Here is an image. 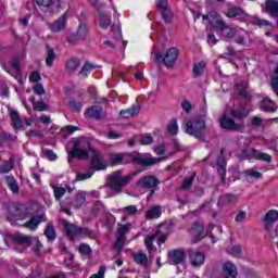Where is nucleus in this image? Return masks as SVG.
Returning <instances> with one entry per match:
<instances>
[{"instance_id": "obj_1", "label": "nucleus", "mask_w": 278, "mask_h": 278, "mask_svg": "<svg viewBox=\"0 0 278 278\" xmlns=\"http://www.w3.org/2000/svg\"><path fill=\"white\" fill-rule=\"evenodd\" d=\"M162 157H151V154H148L147 157H143L140 154H125L117 153L111 159V166H118V164H127L132 162V164H138L139 166H155L162 162Z\"/></svg>"}, {"instance_id": "obj_2", "label": "nucleus", "mask_w": 278, "mask_h": 278, "mask_svg": "<svg viewBox=\"0 0 278 278\" xmlns=\"http://www.w3.org/2000/svg\"><path fill=\"white\" fill-rule=\"evenodd\" d=\"M173 228V222H165L159 225L155 233L148 235L144 239L146 249H148L149 253H155L157 248L153 245V242L157 240L159 247H162L164 242L168 240V236H170V229Z\"/></svg>"}, {"instance_id": "obj_3", "label": "nucleus", "mask_w": 278, "mask_h": 278, "mask_svg": "<svg viewBox=\"0 0 278 278\" xmlns=\"http://www.w3.org/2000/svg\"><path fill=\"white\" fill-rule=\"evenodd\" d=\"M132 179L131 175H123V169H117L108 176L106 188H110L115 194H121Z\"/></svg>"}, {"instance_id": "obj_4", "label": "nucleus", "mask_w": 278, "mask_h": 278, "mask_svg": "<svg viewBox=\"0 0 278 278\" xmlns=\"http://www.w3.org/2000/svg\"><path fill=\"white\" fill-rule=\"evenodd\" d=\"M206 118L207 115H203L193 121H185V132H187L188 136L197 138L200 142H205V129H207V125L205 124Z\"/></svg>"}, {"instance_id": "obj_5", "label": "nucleus", "mask_w": 278, "mask_h": 278, "mask_svg": "<svg viewBox=\"0 0 278 278\" xmlns=\"http://www.w3.org/2000/svg\"><path fill=\"white\" fill-rule=\"evenodd\" d=\"M88 147L90 143L86 139H75L72 150L67 152L68 164H72L74 160H88L90 157Z\"/></svg>"}, {"instance_id": "obj_6", "label": "nucleus", "mask_w": 278, "mask_h": 278, "mask_svg": "<svg viewBox=\"0 0 278 278\" xmlns=\"http://www.w3.org/2000/svg\"><path fill=\"white\" fill-rule=\"evenodd\" d=\"M239 160H261L270 164L273 156L256 149H244L238 154Z\"/></svg>"}, {"instance_id": "obj_7", "label": "nucleus", "mask_w": 278, "mask_h": 278, "mask_svg": "<svg viewBox=\"0 0 278 278\" xmlns=\"http://www.w3.org/2000/svg\"><path fill=\"white\" fill-rule=\"evenodd\" d=\"M156 62H163L167 68L175 66V62L179 58V50L177 48H170L166 51L165 55L162 52H156Z\"/></svg>"}, {"instance_id": "obj_8", "label": "nucleus", "mask_w": 278, "mask_h": 278, "mask_svg": "<svg viewBox=\"0 0 278 278\" xmlns=\"http://www.w3.org/2000/svg\"><path fill=\"white\" fill-rule=\"evenodd\" d=\"M189 235L193 243L201 242L203 238H207V235L205 233V226L199 222L191 225Z\"/></svg>"}, {"instance_id": "obj_9", "label": "nucleus", "mask_w": 278, "mask_h": 278, "mask_svg": "<svg viewBox=\"0 0 278 278\" xmlns=\"http://www.w3.org/2000/svg\"><path fill=\"white\" fill-rule=\"evenodd\" d=\"M129 231H131V224H126L117 229V238H116V242L114 244V249L118 253H121V251H123V247H125V242L127 240L125 238V236H127V233H129Z\"/></svg>"}, {"instance_id": "obj_10", "label": "nucleus", "mask_w": 278, "mask_h": 278, "mask_svg": "<svg viewBox=\"0 0 278 278\" xmlns=\"http://www.w3.org/2000/svg\"><path fill=\"white\" fill-rule=\"evenodd\" d=\"M23 204L11 202L7 205V218L8 220H20L23 216Z\"/></svg>"}, {"instance_id": "obj_11", "label": "nucleus", "mask_w": 278, "mask_h": 278, "mask_svg": "<svg viewBox=\"0 0 278 278\" xmlns=\"http://www.w3.org/2000/svg\"><path fill=\"white\" fill-rule=\"evenodd\" d=\"M159 184L160 179L153 175L143 176L137 181L138 188H142L143 190H153L157 188Z\"/></svg>"}, {"instance_id": "obj_12", "label": "nucleus", "mask_w": 278, "mask_h": 278, "mask_svg": "<svg viewBox=\"0 0 278 278\" xmlns=\"http://www.w3.org/2000/svg\"><path fill=\"white\" fill-rule=\"evenodd\" d=\"M189 262L194 268L203 266L205 264V253L202 251L188 250Z\"/></svg>"}, {"instance_id": "obj_13", "label": "nucleus", "mask_w": 278, "mask_h": 278, "mask_svg": "<svg viewBox=\"0 0 278 278\" xmlns=\"http://www.w3.org/2000/svg\"><path fill=\"white\" fill-rule=\"evenodd\" d=\"M68 18V12L62 14L56 21L49 25V29L53 34H60V31H64L66 29V21Z\"/></svg>"}, {"instance_id": "obj_14", "label": "nucleus", "mask_w": 278, "mask_h": 278, "mask_svg": "<svg viewBox=\"0 0 278 278\" xmlns=\"http://www.w3.org/2000/svg\"><path fill=\"white\" fill-rule=\"evenodd\" d=\"M90 163L93 168L92 170H105V168H108V165L103 160V155H101V153L98 151L92 152Z\"/></svg>"}, {"instance_id": "obj_15", "label": "nucleus", "mask_w": 278, "mask_h": 278, "mask_svg": "<svg viewBox=\"0 0 278 278\" xmlns=\"http://www.w3.org/2000/svg\"><path fill=\"white\" fill-rule=\"evenodd\" d=\"M156 5L161 11L164 22L170 23L173 21V11L168 8V2L166 0H156Z\"/></svg>"}, {"instance_id": "obj_16", "label": "nucleus", "mask_w": 278, "mask_h": 278, "mask_svg": "<svg viewBox=\"0 0 278 278\" xmlns=\"http://www.w3.org/2000/svg\"><path fill=\"white\" fill-rule=\"evenodd\" d=\"M219 125L222 129H227L228 131H238L239 129H242V125L236 124V122L232 118L227 117L226 114L220 117Z\"/></svg>"}, {"instance_id": "obj_17", "label": "nucleus", "mask_w": 278, "mask_h": 278, "mask_svg": "<svg viewBox=\"0 0 278 278\" xmlns=\"http://www.w3.org/2000/svg\"><path fill=\"white\" fill-rule=\"evenodd\" d=\"M202 18L203 21H208L210 25H212L214 29H218L225 23L223 17H220L216 11L202 15Z\"/></svg>"}, {"instance_id": "obj_18", "label": "nucleus", "mask_w": 278, "mask_h": 278, "mask_svg": "<svg viewBox=\"0 0 278 278\" xmlns=\"http://www.w3.org/2000/svg\"><path fill=\"white\" fill-rule=\"evenodd\" d=\"M65 201H67L71 205V207H74V210H79L86 205V192L78 191L75 194V198L73 201L71 199L66 198Z\"/></svg>"}, {"instance_id": "obj_19", "label": "nucleus", "mask_w": 278, "mask_h": 278, "mask_svg": "<svg viewBox=\"0 0 278 278\" xmlns=\"http://www.w3.org/2000/svg\"><path fill=\"white\" fill-rule=\"evenodd\" d=\"M88 118H96V121H103L106 113L103 111V108L100 105H93L87 109L86 111Z\"/></svg>"}, {"instance_id": "obj_20", "label": "nucleus", "mask_w": 278, "mask_h": 278, "mask_svg": "<svg viewBox=\"0 0 278 278\" xmlns=\"http://www.w3.org/2000/svg\"><path fill=\"white\" fill-rule=\"evenodd\" d=\"M278 105L270 98H263L260 102V110L268 114L277 112Z\"/></svg>"}, {"instance_id": "obj_21", "label": "nucleus", "mask_w": 278, "mask_h": 278, "mask_svg": "<svg viewBox=\"0 0 278 278\" xmlns=\"http://www.w3.org/2000/svg\"><path fill=\"white\" fill-rule=\"evenodd\" d=\"M79 66H81V60L77 56H72L65 62V71L67 75H74L79 71Z\"/></svg>"}, {"instance_id": "obj_22", "label": "nucleus", "mask_w": 278, "mask_h": 278, "mask_svg": "<svg viewBox=\"0 0 278 278\" xmlns=\"http://www.w3.org/2000/svg\"><path fill=\"white\" fill-rule=\"evenodd\" d=\"M168 257H169L170 264H174V266H177L186 262V252H184V250H173L168 252Z\"/></svg>"}, {"instance_id": "obj_23", "label": "nucleus", "mask_w": 278, "mask_h": 278, "mask_svg": "<svg viewBox=\"0 0 278 278\" xmlns=\"http://www.w3.org/2000/svg\"><path fill=\"white\" fill-rule=\"evenodd\" d=\"M225 164H227V162L225 161V148H222L219 155L217 157V166H218V174L220 175V180H222L223 186H225V184H227L225 181V175L227 173V169H225Z\"/></svg>"}, {"instance_id": "obj_24", "label": "nucleus", "mask_w": 278, "mask_h": 278, "mask_svg": "<svg viewBox=\"0 0 278 278\" xmlns=\"http://www.w3.org/2000/svg\"><path fill=\"white\" fill-rule=\"evenodd\" d=\"M9 114L11 117V125L13 129H23L25 123L21 118V115L18 114V112L14 109H10Z\"/></svg>"}, {"instance_id": "obj_25", "label": "nucleus", "mask_w": 278, "mask_h": 278, "mask_svg": "<svg viewBox=\"0 0 278 278\" xmlns=\"http://www.w3.org/2000/svg\"><path fill=\"white\" fill-rule=\"evenodd\" d=\"M217 29L220 30L223 40H231V38L236 36V28H231V26L225 24V22Z\"/></svg>"}, {"instance_id": "obj_26", "label": "nucleus", "mask_w": 278, "mask_h": 278, "mask_svg": "<svg viewBox=\"0 0 278 278\" xmlns=\"http://www.w3.org/2000/svg\"><path fill=\"white\" fill-rule=\"evenodd\" d=\"M45 220V216L42 215H35L28 222H26L23 227L30 229V231H36L38 226Z\"/></svg>"}, {"instance_id": "obj_27", "label": "nucleus", "mask_w": 278, "mask_h": 278, "mask_svg": "<svg viewBox=\"0 0 278 278\" xmlns=\"http://www.w3.org/2000/svg\"><path fill=\"white\" fill-rule=\"evenodd\" d=\"M265 12L273 16L274 18L278 17V1L277 0H267L265 3Z\"/></svg>"}, {"instance_id": "obj_28", "label": "nucleus", "mask_w": 278, "mask_h": 278, "mask_svg": "<svg viewBox=\"0 0 278 278\" xmlns=\"http://www.w3.org/2000/svg\"><path fill=\"white\" fill-rule=\"evenodd\" d=\"M64 229H65L66 236L70 240H75V238H77L78 231H79V226H76L75 224L65 222Z\"/></svg>"}, {"instance_id": "obj_29", "label": "nucleus", "mask_w": 278, "mask_h": 278, "mask_svg": "<svg viewBox=\"0 0 278 278\" xmlns=\"http://www.w3.org/2000/svg\"><path fill=\"white\" fill-rule=\"evenodd\" d=\"M140 114V105H132L130 109L119 111L122 118H134Z\"/></svg>"}, {"instance_id": "obj_30", "label": "nucleus", "mask_w": 278, "mask_h": 278, "mask_svg": "<svg viewBox=\"0 0 278 278\" xmlns=\"http://www.w3.org/2000/svg\"><path fill=\"white\" fill-rule=\"evenodd\" d=\"M99 25L102 29H108L112 25V15L110 13L99 12Z\"/></svg>"}, {"instance_id": "obj_31", "label": "nucleus", "mask_w": 278, "mask_h": 278, "mask_svg": "<svg viewBox=\"0 0 278 278\" xmlns=\"http://www.w3.org/2000/svg\"><path fill=\"white\" fill-rule=\"evenodd\" d=\"M219 203H224L225 205H236V203H238V195L225 193L219 197Z\"/></svg>"}, {"instance_id": "obj_32", "label": "nucleus", "mask_w": 278, "mask_h": 278, "mask_svg": "<svg viewBox=\"0 0 278 278\" xmlns=\"http://www.w3.org/2000/svg\"><path fill=\"white\" fill-rule=\"evenodd\" d=\"M15 244H20L21 247H24L27 249V247H31V238L25 235H16L14 237Z\"/></svg>"}, {"instance_id": "obj_33", "label": "nucleus", "mask_w": 278, "mask_h": 278, "mask_svg": "<svg viewBox=\"0 0 278 278\" xmlns=\"http://www.w3.org/2000/svg\"><path fill=\"white\" fill-rule=\"evenodd\" d=\"M50 188L53 190L54 199L56 201H62V198L66 194V188L60 187L55 182H51Z\"/></svg>"}, {"instance_id": "obj_34", "label": "nucleus", "mask_w": 278, "mask_h": 278, "mask_svg": "<svg viewBox=\"0 0 278 278\" xmlns=\"http://www.w3.org/2000/svg\"><path fill=\"white\" fill-rule=\"evenodd\" d=\"M55 50L51 48L49 45L46 46V65L51 67L53 66V62H55Z\"/></svg>"}, {"instance_id": "obj_35", "label": "nucleus", "mask_w": 278, "mask_h": 278, "mask_svg": "<svg viewBox=\"0 0 278 278\" xmlns=\"http://www.w3.org/2000/svg\"><path fill=\"white\" fill-rule=\"evenodd\" d=\"M5 181L10 190L13 192V194L18 193V191L21 190V187H18V182L16 181V178H14L13 176H7Z\"/></svg>"}, {"instance_id": "obj_36", "label": "nucleus", "mask_w": 278, "mask_h": 278, "mask_svg": "<svg viewBox=\"0 0 278 278\" xmlns=\"http://www.w3.org/2000/svg\"><path fill=\"white\" fill-rule=\"evenodd\" d=\"M160 216H162V208L160 206H154L146 213L147 220H153L154 218H160Z\"/></svg>"}, {"instance_id": "obj_37", "label": "nucleus", "mask_w": 278, "mask_h": 278, "mask_svg": "<svg viewBox=\"0 0 278 278\" xmlns=\"http://www.w3.org/2000/svg\"><path fill=\"white\" fill-rule=\"evenodd\" d=\"M230 116H232V118H237V121H242L249 116V112L244 109H235L230 111Z\"/></svg>"}, {"instance_id": "obj_38", "label": "nucleus", "mask_w": 278, "mask_h": 278, "mask_svg": "<svg viewBox=\"0 0 278 278\" xmlns=\"http://www.w3.org/2000/svg\"><path fill=\"white\" fill-rule=\"evenodd\" d=\"M94 68H97V65H93L90 62H86L79 72L80 77H88V75H90Z\"/></svg>"}, {"instance_id": "obj_39", "label": "nucleus", "mask_w": 278, "mask_h": 278, "mask_svg": "<svg viewBox=\"0 0 278 278\" xmlns=\"http://www.w3.org/2000/svg\"><path fill=\"white\" fill-rule=\"evenodd\" d=\"M134 262L139 266H147V264H149V256L144 253H136L134 254Z\"/></svg>"}, {"instance_id": "obj_40", "label": "nucleus", "mask_w": 278, "mask_h": 278, "mask_svg": "<svg viewBox=\"0 0 278 278\" xmlns=\"http://www.w3.org/2000/svg\"><path fill=\"white\" fill-rule=\"evenodd\" d=\"M43 233L46 238H48L49 242H53V240H55V227H53V225L48 224Z\"/></svg>"}, {"instance_id": "obj_41", "label": "nucleus", "mask_w": 278, "mask_h": 278, "mask_svg": "<svg viewBox=\"0 0 278 278\" xmlns=\"http://www.w3.org/2000/svg\"><path fill=\"white\" fill-rule=\"evenodd\" d=\"M247 88H249V81L243 80L238 85L239 97L242 99H249V92H247Z\"/></svg>"}, {"instance_id": "obj_42", "label": "nucleus", "mask_w": 278, "mask_h": 278, "mask_svg": "<svg viewBox=\"0 0 278 278\" xmlns=\"http://www.w3.org/2000/svg\"><path fill=\"white\" fill-rule=\"evenodd\" d=\"M203 71H205V62L204 61L193 64L194 77H201V75H203Z\"/></svg>"}, {"instance_id": "obj_43", "label": "nucleus", "mask_w": 278, "mask_h": 278, "mask_svg": "<svg viewBox=\"0 0 278 278\" xmlns=\"http://www.w3.org/2000/svg\"><path fill=\"white\" fill-rule=\"evenodd\" d=\"M242 14H244V11H242V9L232 7L228 10L226 16L228 18H236V16H242Z\"/></svg>"}, {"instance_id": "obj_44", "label": "nucleus", "mask_w": 278, "mask_h": 278, "mask_svg": "<svg viewBox=\"0 0 278 278\" xmlns=\"http://www.w3.org/2000/svg\"><path fill=\"white\" fill-rule=\"evenodd\" d=\"M94 236V231L89 228L78 227L77 238H92Z\"/></svg>"}, {"instance_id": "obj_45", "label": "nucleus", "mask_w": 278, "mask_h": 278, "mask_svg": "<svg viewBox=\"0 0 278 278\" xmlns=\"http://www.w3.org/2000/svg\"><path fill=\"white\" fill-rule=\"evenodd\" d=\"M81 101L71 99L68 102V108L72 112H81Z\"/></svg>"}, {"instance_id": "obj_46", "label": "nucleus", "mask_w": 278, "mask_h": 278, "mask_svg": "<svg viewBox=\"0 0 278 278\" xmlns=\"http://www.w3.org/2000/svg\"><path fill=\"white\" fill-rule=\"evenodd\" d=\"M76 34L80 40H85L88 36V26L86 24H80Z\"/></svg>"}, {"instance_id": "obj_47", "label": "nucleus", "mask_w": 278, "mask_h": 278, "mask_svg": "<svg viewBox=\"0 0 278 278\" xmlns=\"http://www.w3.org/2000/svg\"><path fill=\"white\" fill-rule=\"evenodd\" d=\"M167 129L172 136H177L179 126H177V119H172L167 126Z\"/></svg>"}, {"instance_id": "obj_48", "label": "nucleus", "mask_w": 278, "mask_h": 278, "mask_svg": "<svg viewBox=\"0 0 278 278\" xmlns=\"http://www.w3.org/2000/svg\"><path fill=\"white\" fill-rule=\"evenodd\" d=\"M227 253H229V255H232V257H238V255L242 254V247L232 245L227 249Z\"/></svg>"}, {"instance_id": "obj_49", "label": "nucleus", "mask_w": 278, "mask_h": 278, "mask_svg": "<svg viewBox=\"0 0 278 278\" xmlns=\"http://www.w3.org/2000/svg\"><path fill=\"white\" fill-rule=\"evenodd\" d=\"M194 177H197V174L193 173L191 177L185 178V180L181 185V189L189 190V188L192 187V184H194Z\"/></svg>"}, {"instance_id": "obj_50", "label": "nucleus", "mask_w": 278, "mask_h": 278, "mask_svg": "<svg viewBox=\"0 0 278 278\" xmlns=\"http://www.w3.org/2000/svg\"><path fill=\"white\" fill-rule=\"evenodd\" d=\"M103 210H105V206L101 201H98L93 204L91 208V213L93 214V216H97L99 212H103Z\"/></svg>"}, {"instance_id": "obj_51", "label": "nucleus", "mask_w": 278, "mask_h": 278, "mask_svg": "<svg viewBox=\"0 0 278 278\" xmlns=\"http://www.w3.org/2000/svg\"><path fill=\"white\" fill-rule=\"evenodd\" d=\"M92 175H94V170H89L86 173H79L76 176L77 181H86V179H90V177H92Z\"/></svg>"}, {"instance_id": "obj_52", "label": "nucleus", "mask_w": 278, "mask_h": 278, "mask_svg": "<svg viewBox=\"0 0 278 278\" xmlns=\"http://www.w3.org/2000/svg\"><path fill=\"white\" fill-rule=\"evenodd\" d=\"M33 108L36 112H47V110H49V106H47V103L42 101L34 102Z\"/></svg>"}, {"instance_id": "obj_53", "label": "nucleus", "mask_w": 278, "mask_h": 278, "mask_svg": "<svg viewBox=\"0 0 278 278\" xmlns=\"http://www.w3.org/2000/svg\"><path fill=\"white\" fill-rule=\"evenodd\" d=\"M244 175L245 177H250V179H262V173L255 172L253 169H247Z\"/></svg>"}, {"instance_id": "obj_54", "label": "nucleus", "mask_w": 278, "mask_h": 278, "mask_svg": "<svg viewBox=\"0 0 278 278\" xmlns=\"http://www.w3.org/2000/svg\"><path fill=\"white\" fill-rule=\"evenodd\" d=\"M121 212H125L129 216H136V214H138V207H136V205H129L121 208Z\"/></svg>"}, {"instance_id": "obj_55", "label": "nucleus", "mask_w": 278, "mask_h": 278, "mask_svg": "<svg viewBox=\"0 0 278 278\" xmlns=\"http://www.w3.org/2000/svg\"><path fill=\"white\" fill-rule=\"evenodd\" d=\"M14 168V161L5 162L3 165L0 167V173L5 174L10 173Z\"/></svg>"}, {"instance_id": "obj_56", "label": "nucleus", "mask_w": 278, "mask_h": 278, "mask_svg": "<svg viewBox=\"0 0 278 278\" xmlns=\"http://www.w3.org/2000/svg\"><path fill=\"white\" fill-rule=\"evenodd\" d=\"M66 203H67V204H71V202H67L66 200L60 202L61 210H63V212H64L65 214H67V216H73V211H72L71 208H68V206L66 205Z\"/></svg>"}, {"instance_id": "obj_57", "label": "nucleus", "mask_w": 278, "mask_h": 278, "mask_svg": "<svg viewBox=\"0 0 278 278\" xmlns=\"http://www.w3.org/2000/svg\"><path fill=\"white\" fill-rule=\"evenodd\" d=\"M140 144L142 146L153 144V137L151 135H142Z\"/></svg>"}, {"instance_id": "obj_58", "label": "nucleus", "mask_w": 278, "mask_h": 278, "mask_svg": "<svg viewBox=\"0 0 278 278\" xmlns=\"http://www.w3.org/2000/svg\"><path fill=\"white\" fill-rule=\"evenodd\" d=\"M43 154L50 162H55V160H58V154H55L53 150H45Z\"/></svg>"}, {"instance_id": "obj_59", "label": "nucleus", "mask_w": 278, "mask_h": 278, "mask_svg": "<svg viewBox=\"0 0 278 278\" xmlns=\"http://www.w3.org/2000/svg\"><path fill=\"white\" fill-rule=\"evenodd\" d=\"M39 8H51L53 0H35Z\"/></svg>"}, {"instance_id": "obj_60", "label": "nucleus", "mask_w": 278, "mask_h": 278, "mask_svg": "<svg viewBox=\"0 0 278 278\" xmlns=\"http://www.w3.org/2000/svg\"><path fill=\"white\" fill-rule=\"evenodd\" d=\"M253 25H257L258 27H270V22H268V20L257 18L253 22Z\"/></svg>"}, {"instance_id": "obj_61", "label": "nucleus", "mask_w": 278, "mask_h": 278, "mask_svg": "<svg viewBox=\"0 0 278 278\" xmlns=\"http://www.w3.org/2000/svg\"><path fill=\"white\" fill-rule=\"evenodd\" d=\"M42 79V76L38 72H33L29 76V81H33L34 84H38Z\"/></svg>"}, {"instance_id": "obj_62", "label": "nucleus", "mask_w": 278, "mask_h": 278, "mask_svg": "<svg viewBox=\"0 0 278 278\" xmlns=\"http://www.w3.org/2000/svg\"><path fill=\"white\" fill-rule=\"evenodd\" d=\"M181 108L187 114H190V112H192V104L188 100L181 102Z\"/></svg>"}, {"instance_id": "obj_63", "label": "nucleus", "mask_w": 278, "mask_h": 278, "mask_svg": "<svg viewBox=\"0 0 278 278\" xmlns=\"http://www.w3.org/2000/svg\"><path fill=\"white\" fill-rule=\"evenodd\" d=\"M79 40L81 39L79 38V35H77V33L71 34L67 37V42H70V45H75V42H79Z\"/></svg>"}, {"instance_id": "obj_64", "label": "nucleus", "mask_w": 278, "mask_h": 278, "mask_svg": "<svg viewBox=\"0 0 278 278\" xmlns=\"http://www.w3.org/2000/svg\"><path fill=\"white\" fill-rule=\"evenodd\" d=\"M33 91L35 92V94H45V87L42 86V84H37L33 87Z\"/></svg>"}]
</instances>
